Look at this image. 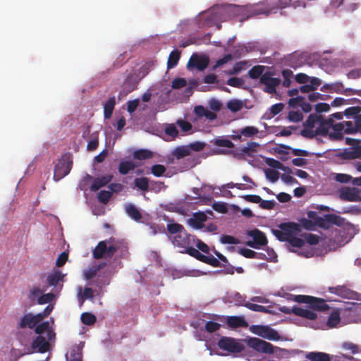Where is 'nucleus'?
Here are the masks:
<instances>
[{
	"label": "nucleus",
	"mask_w": 361,
	"mask_h": 361,
	"mask_svg": "<svg viewBox=\"0 0 361 361\" xmlns=\"http://www.w3.org/2000/svg\"><path fill=\"white\" fill-rule=\"evenodd\" d=\"M192 238H193V236L188 234L185 230L180 234L176 235L173 237V243L174 245L185 250L190 245Z\"/></svg>",
	"instance_id": "nucleus-17"
},
{
	"label": "nucleus",
	"mask_w": 361,
	"mask_h": 361,
	"mask_svg": "<svg viewBox=\"0 0 361 361\" xmlns=\"http://www.w3.org/2000/svg\"><path fill=\"white\" fill-rule=\"evenodd\" d=\"M148 73L147 68L142 66L138 70V73L129 74L122 85L124 94L132 92L137 89L139 82Z\"/></svg>",
	"instance_id": "nucleus-4"
},
{
	"label": "nucleus",
	"mask_w": 361,
	"mask_h": 361,
	"mask_svg": "<svg viewBox=\"0 0 361 361\" xmlns=\"http://www.w3.org/2000/svg\"><path fill=\"white\" fill-rule=\"evenodd\" d=\"M340 312L338 310H335L330 314L326 325L329 328H334L340 323Z\"/></svg>",
	"instance_id": "nucleus-36"
},
{
	"label": "nucleus",
	"mask_w": 361,
	"mask_h": 361,
	"mask_svg": "<svg viewBox=\"0 0 361 361\" xmlns=\"http://www.w3.org/2000/svg\"><path fill=\"white\" fill-rule=\"evenodd\" d=\"M247 345L259 353L265 354H273L274 353V347L271 343L258 338H249L247 340Z\"/></svg>",
	"instance_id": "nucleus-8"
},
{
	"label": "nucleus",
	"mask_w": 361,
	"mask_h": 361,
	"mask_svg": "<svg viewBox=\"0 0 361 361\" xmlns=\"http://www.w3.org/2000/svg\"><path fill=\"white\" fill-rule=\"evenodd\" d=\"M119 243L113 237L99 241L92 251L95 259L111 258L119 249Z\"/></svg>",
	"instance_id": "nucleus-2"
},
{
	"label": "nucleus",
	"mask_w": 361,
	"mask_h": 361,
	"mask_svg": "<svg viewBox=\"0 0 361 361\" xmlns=\"http://www.w3.org/2000/svg\"><path fill=\"white\" fill-rule=\"evenodd\" d=\"M322 90H326L329 92H336L338 94L361 96V90H354L352 88H344L341 82H336L331 84H324L322 87Z\"/></svg>",
	"instance_id": "nucleus-11"
},
{
	"label": "nucleus",
	"mask_w": 361,
	"mask_h": 361,
	"mask_svg": "<svg viewBox=\"0 0 361 361\" xmlns=\"http://www.w3.org/2000/svg\"><path fill=\"white\" fill-rule=\"evenodd\" d=\"M303 237L305 241L310 245H314L319 243V236L315 234L306 233L303 235Z\"/></svg>",
	"instance_id": "nucleus-61"
},
{
	"label": "nucleus",
	"mask_w": 361,
	"mask_h": 361,
	"mask_svg": "<svg viewBox=\"0 0 361 361\" xmlns=\"http://www.w3.org/2000/svg\"><path fill=\"white\" fill-rule=\"evenodd\" d=\"M190 153V148L188 146H181L174 150L173 155L176 159H180L188 156Z\"/></svg>",
	"instance_id": "nucleus-42"
},
{
	"label": "nucleus",
	"mask_w": 361,
	"mask_h": 361,
	"mask_svg": "<svg viewBox=\"0 0 361 361\" xmlns=\"http://www.w3.org/2000/svg\"><path fill=\"white\" fill-rule=\"evenodd\" d=\"M164 182H134V186L133 188H138L142 191H147L151 190L150 187L152 186L153 183H158L159 188L164 185Z\"/></svg>",
	"instance_id": "nucleus-39"
},
{
	"label": "nucleus",
	"mask_w": 361,
	"mask_h": 361,
	"mask_svg": "<svg viewBox=\"0 0 361 361\" xmlns=\"http://www.w3.org/2000/svg\"><path fill=\"white\" fill-rule=\"evenodd\" d=\"M217 345L221 350L233 353H240L244 348L243 345L236 339L226 336H223L219 340Z\"/></svg>",
	"instance_id": "nucleus-10"
},
{
	"label": "nucleus",
	"mask_w": 361,
	"mask_h": 361,
	"mask_svg": "<svg viewBox=\"0 0 361 361\" xmlns=\"http://www.w3.org/2000/svg\"><path fill=\"white\" fill-rule=\"evenodd\" d=\"M207 216L203 213L195 214L194 215L193 223L194 226L198 228L203 226V223L206 221Z\"/></svg>",
	"instance_id": "nucleus-47"
},
{
	"label": "nucleus",
	"mask_w": 361,
	"mask_h": 361,
	"mask_svg": "<svg viewBox=\"0 0 361 361\" xmlns=\"http://www.w3.org/2000/svg\"><path fill=\"white\" fill-rule=\"evenodd\" d=\"M152 173L156 177H160L164 176L166 177H170L172 174L170 170H166V167L161 164H154L149 169H147L146 173Z\"/></svg>",
	"instance_id": "nucleus-22"
},
{
	"label": "nucleus",
	"mask_w": 361,
	"mask_h": 361,
	"mask_svg": "<svg viewBox=\"0 0 361 361\" xmlns=\"http://www.w3.org/2000/svg\"><path fill=\"white\" fill-rule=\"evenodd\" d=\"M266 177L269 180H278L279 178V172L276 169H266L264 170Z\"/></svg>",
	"instance_id": "nucleus-56"
},
{
	"label": "nucleus",
	"mask_w": 361,
	"mask_h": 361,
	"mask_svg": "<svg viewBox=\"0 0 361 361\" xmlns=\"http://www.w3.org/2000/svg\"><path fill=\"white\" fill-rule=\"evenodd\" d=\"M180 57V51L178 50L172 51L169 56L167 61V68L171 69L174 68L178 63Z\"/></svg>",
	"instance_id": "nucleus-35"
},
{
	"label": "nucleus",
	"mask_w": 361,
	"mask_h": 361,
	"mask_svg": "<svg viewBox=\"0 0 361 361\" xmlns=\"http://www.w3.org/2000/svg\"><path fill=\"white\" fill-rule=\"evenodd\" d=\"M202 262L204 263H206L207 264H209L214 267H221L219 260L212 255L211 256L204 255V257H203Z\"/></svg>",
	"instance_id": "nucleus-55"
},
{
	"label": "nucleus",
	"mask_w": 361,
	"mask_h": 361,
	"mask_svg": "<svg viewBox=\"0 0 361 361\" xmlns=\"http://www.w3.org/2000/svg\"><path fill=\"white\" fill-rule=\"evenodd\" d=\"M221 325L213 321H208L205 324V330L209 333H214L218 331Z\"/></svg>",
	"instance_id": "nucleus-58"
},
{
	"label": "nucleus",
	"mask_w": 361,
	"mask_h": 361,
	"mask_svg": "<svg viewBox=\"0 0 361 361\" xmlns=\"http://www.w3.org/2000/svg\"><path fill=\"white\" fill-rule=\"evenodd\" d=\"M73 166V161L68 154H64L54 166V179L60 180L68 175Z\"/></svg>",
	"instance_id": "nucleus-6"
},
{
	"label": "nucleus",
	"mask_w": 361,
	"mask_h": 361,
	"mask_svg": "<svg viewBox=\"0 0 361 361\" xmlns=\"http://www.w3.org/2000/svg\"><path fill=\"white\" fill-rule=\"evenodd\" d=\"M288 119L291 122H299L303 118V115L300 111H290L288 114Z\"/></svg>",
	"instance_id": "nucleus-54"
},
{
	"label": "nucleus",
	"mask_w": 361,
	"mask_h": 361,
	"mask_svg": "<svg viewBox=\"0 0 361 361\" xmlns=\"http://www.w3.org/2000/svg\"><path fill=\"white\" fill-rule=\"evenodd\" d=\"M67 361H82V349L78 345H73L66 354Z\"/></svg>",
	"instance_id": "nucleus-23"
},
{
	"label": "nucleus",
	"mask_w": 361,
	"mask_h": 361,
	"mask_svg": "<svg viewBox=\"0 0 361 361\" xmlns=\"http://www.w3.org/2000/svg\"><path fill=\"white\" fill-rule=\"evenodd\" d=\"M244 306L247 307V309L255 311V312H264V313H269V314H275L274 312L270 310V307H264L260 305L254 304L251 302H246L244 304Z\"/></svg>",
	"instance_id": "nucleus-32"
},
{
	"label": "nucleus",
	"mask_w": 361,
	"mask_h": 361,
	"mask_svg": "<svg viewBox=\"0 0 361 361\" xmlns=\"http://www.w3.org/2000/svg\"><path fill=\"white\" fill-rule=\"evenodd\" d=\"M293 300L298 303L308 304L310 308L318 311H326L330 308L324 300L310 295H297L294 296Z\"/></svg>",
	"instance_id": "nucleus-5"
},
{
	"label": "nucleus",
	"mask_w": 361,
	"mask_h": 361,
	"mask_svg": "<svg viewBox=\"0 0 361 361\" xmlns=\"http://www.w3.org/2000/svg\"><path fill=\"white\" fill-rule=\"evenodd\" d=\"M186 85L187 81L185 78H177L172 81L171 87L173 89H180L181 87L186 86Z\"/></svg>",
	"instance_id": "nucleus-64"
},
{
	"label": "nucleus",
	"mask_w": 361,
	"mask_h": 361,
	"mask_svg": "<svg viewBox=\"0 0 361 361\" xmlns=\"http://www.w3.org/2000/svg\"><path fill=\"white\" fill-rule=\"evenodd\" d=\"M354 186H343L337 190L338 197L343 201L361 202V182H353Z\"/></svg>",
	"instance_id": "nucleus-3"
},
{
	"label": "nucleus",
	"mask_w": 361,
	"mask_h": 361,
	"mask_svg": "<svg viewBox=\"0 0 361 361\" xmlns=\"http://www.w3.org/2000/svg\"><path fill=\"white\" fill-rule=\"evenodd\" d=\"M348 290L346 288V287H345L343 286H338L336 287H329V291L331 293H334V294L338 295L339 296H345Z\"/></svg>",
	"instance_id": "nucleus-50"
},
{
	"label": "nucleus",
	"mask_w": 361,
	"mask_h": 361,
	"mask_svg": "<svg viewBox=\"0 0 361 361\" xmlns=\"http://www.w3.org/2000/svg\"><path fill=\"white\" fill-rule=\"evenodd\" d=\"M81 321L85 325H92L96 322L97 318L92 313L84 312L81 314Z\"/></svg>",
	"instance_id": "nucleus-46"
},
{
	"label": "nucleus",
	"mask_w": 361,
	"mask_h": 361,
	"mask_svg": "<svg viewBox=\"0 0 361 361\" xmlns=\"http://www.w3.org/2000/svg\"><path fill=\"white\" fill-rule=\"evenodd\" d=\"M317 225L321 228H329L331 225L341 226L343 219L336 214H326L324 217L314 218Z\"/></svg>",
	"instance_id": "nucleus-12"
},
{
	"label": "nucleus",
	"mask_w": 361,
	"mask_h": 361,
	"mask_svg": "<svg viewBox=\"0 0 361 361\" xmlns=\"http://www.w3.org/2000/svg\"><path fill=\"white\" fill-rule=\"evenodd\" d=\"M227 324L232 328L247 327L248 323L243 317L231 316L227 319Z\"/></svg>",
	"instance_id": "nucleus-26"
},
{
	"label": "nucleus",
	"mask_w": 361,
	"mask_h": 361,
	"mask_svg": "<svg viewBox=\"0 0 361 361\" xmlns=\"http://www.w3.org/2000/svg\"><path fill=\"white\" fill-rule=\"evenodd\" d=\"M31 347L35 351L40 353H44L49 350V343L44 336L38 335L32 341Z\"/></svg>",
	"instance_id": "nucleus-18"
},
{
	"label": "nucleus",
	"mask_w": 361,
	"mask_h": 361,
	"mask_svg": "<svg viewBox=\"0 0 361 361\" xmlns=\"http://www.w3.org/2000/svg\"><path fill=\"white\" fill-rule=\"evenodd\" d=\"M209 59L207 56H199L194 54L191 56L187 63V68L189 70H192L193 68H196L199 71L204 70L209 64Z\"/></svg>",
	"instance_id": "nucleus-15"
},
{
	"label": "nucleus",
	"mask_w": 361,
	"mask_h": 361,
	"mask_svg": "<svg viewBox=\"0 0 361 361\" xmlns=\"http://www.w3.org/2000/svg\"><path fill=\"white\" fill-rule=\"evenodd\" d=\"M281 75L283 78V85L286 87H288L290 85L291 81L290 78L293 75V71L290 69L283 70Z\"/></svg>",
	"instance_id": "nucleus-52"
},
{
	"label": "nucleus",
	"mask_w": 361,
	"mask_h": 361,
	"mask_svg": "<svg viewBox=\"0 0 361 361\" xmlns=\"http://www.w3.org/2000/svg\"><path fill=\"white\" fill-rule=\"evenodd\" d=\"M125 212L127 215L137 222H141L142 215L135 205L131 203L125 204Z\"/></svg>",
	"instance_id": "nucleus-20"
},
{
	"label": "nucleus",
	"mask_w": 361,
	"mask_h": 361,
	"mask_svg": "<svg viewBox=\"0 0 361 361\" xmlns=\"http://www.w3.org/2000/svg\"><path fill=\"white\" fill-rule=\"evenodd\" d=\"M259 145L257 142H251L247 143V146L243 147L240 151L243 154H247L250 157H253L254 153L256 152L257 147H258Z\"/></svg>",
	"instance_id": "nucleus-41"
},
{
	"label": "nucleus",
	"mask_w": 361,
	"mask_h": 361,
	"mask_svg": "<svg viewBox=\"0 0 361 361\" xmlns=\"http://www.w3.org/2000/svg\"><path fill=\"white\" fill-rule=\"evenodd\" d=\"M338 157L343 159H355L361 157V146L356 149L347 148L338 154Z\"/></svg>",
	"instance_id": "nucleus-21"
},
{
	"label": "nucleus",
	"mask_w": 361,
	"mask_h": 361,
	"mask_svg": "<svg viewBox=\"0 0 361 361\" xmlns=\"http://www.w3.org/2000/svg\"><path fill=\"white\" fill-rule=\"evenodd\" d=\"M332 130L329 133V137L333 140H341L343 138V126L339 123L332 125Z\"/></svg>",
	"instance_id": "nucleus-28"
},
{
	"label": "nucleus",
	"mask_w": 361,
	"mask_h": 361,
	"mask_svg": "<svg viewBox=\"0 0 361 361\" xmlns=\"http://www.w3.org/2000/svg\"><path fill=\"white\" fill-rule=\"evenodd\" d=\"M322 116L321 115H317V114H311L306 121L303 123L305 127L309 128H313L316 123H319L322 120Z\"/></svg>",
	"instance_id": "nucleus-38"
},
{
	"label": "nucleus",
	"mask_w": 361,
	"mask_h": 361,
	"mask_svg": "<svg viewBox=\"0 0 361 361\" xmlns=\"http://www.w3.org/2000/svg\"><path fill=\"white\" fill-rule=\"evenodd\" d=\"M288 243H289L290 245L295 247H301L305 245L304 240L298 237H295L294 235L288 239Z\"/></svg>",
	"instance_id": "nucleus-62"
},
{
	"label": "nucleus",
	"mask_w": 361,
	"mask_h": 361,
	"mask_svg": "<svg viewBox=\"0 0 361 361\" xmlns=\"http://www.w3.org/2000/svg\"><path fill=\"white\" fill-rule=\"evenodd\" d=\"M184 252L195 257V259L200 260V262H202V260L204 257V255L201 254L197 249L190 247V245L185 249Z\"/></svg>",
	"instance_id": "nucleus-48"
},
{
	"label": "nucleus",
	"mask_w": 361,
	"mask_h": 361,
	"mask_svg": "<svg viewBox=\"0 0 361 361\" xmlns=\"http://www.w3.org/2000/svg\"><path fill=\"white\" fill-rule=\"evenodd\" d=\"M361 112V107L360 106H351L345 110V115L347 116H353L354 118L360 115V113Z\"/></svg>",
	"instance_id": "nucleus-57"
},
{
	"label": "nucleus",
	"mask_w": 361,
	"mask_h": 361,
	"mask_svg": "<svg viewBox=\"0 0 361 361\" xmlns=\"http://www.w3.org/2000/svg\"><path fill=\"white\" fill-rule=\"evenodd\" d=\"M167 230L171 234L178 235L185 231V228L181 224L173 223L167 225Z\"/></svg>",
	"instance_id": "nucleus-45"
},
{
	"label": "nucleus",
	"mask_w": 361,
	"mask_h": 361,
	"mask_svg": "<svg viewBox=\"0 0 361 361\" xmlns=\"http://www.w3.org/2000/svg\"><path fill=\"white\" fill-rule=\"evenodd\" d=\"M112 196V191L101 190L97 194V200L99 202L106 204Z\"/></svg>",
	"instance_id": "nucleus-43"
},
{
	"label": "nucleus",
	"mask_w": 361,
	"mask_h": 361,
	"mask_svg": "<svg viewBox=\"0 0 361 361\" xmlns=\"http://www.w3.org/2000/svg\"><path fill=\"white\" fill-rule=\"evenodd\" d=\"M339 124L343 125L344 133H361V115L356 116L353 121H343L340 122Z\"/></svg>",
	"instance_id": "nucleus-16"
},
{
	"label": "nucleus",
	"mask_w": 361,
	"mask_h": 361,
	"mask_svg": "<svg viewBox=\"0 0 361 361\" xmlns=\"http://www.w3.org/2000/svg\"><path fill=\"white\" fill-rule=\"evenodd\" d=\"M279 227L286 233L288 239L301 231L300 226L293 222L281 223Z\"/></svg>",
	"instance_id": "nucleus-19"
},
{
	"label": "nucleus",
	"mask_w": 361,
	"mask_h": 361,
	"mask_svg": "<svg viewBox=\"0 0 361 361\" xmlns=\"http://www.w3.org/2000/svg\"><path fill=\"white\" fill-rule=\"evenodd\" d=\"M211 143L217 147L227 148H233L234 147V144L224 136L218 137L211 140Z\"/></svg>",
	"instance_id": "nucleus-33"
},
{
	"label": "nucleus",
	"mask_w": 361,
	"mask_h": 361,
	"mask_svg": "<svg viewBox=\"0 0 361 361\" xmlns=\"http://www.w3.org/2000/svg\"><path fill=\"white\" fill-rule=\"evenodd\" d=\"M293 314H295V315L300 316L301 317L310 320H314L317 317V314L314 312L311 311L310 310L303 309L298 307H293Z\"/></svg>",
	"instance_id": "nucleus-25"
},
{
	"label": "nucleus",
	"mask_w": 361,
	"mask_h": 361,
	"mask_svg": "<svg viewBox=\"0 0 361 361\" xmlns=\"http://www.w3.org/2000/svg\"><path fill=\"white\" fill-rule=\"evenodd\" d=\"M246 65V62L245 61H239L237 62L233 68L229 71L228 75H236L240 73L243 69H244L245 66Z\"/></svg>",
	"instance_id": "nucleus-63"
},
{
	"label": "nucleus",
	"mask_w": 361,
	"mask_h": 361,
	"mask_svg": "<svg viewBox=\"0 0 361 361\" xmlns=\"http://www.w3.org/2000/svg\"><path fill=\"white\" fill-rule=\"evenodd\" d=\"M249 330L254 334L271 341H279L280 335L274 329L264 325H251Z\"/></svg>",
	"instance_id": "nucleus-7"
},
{
	"label": "nucleus",
	"mask_w": 361,
	"mask_h": 361,
	"mask_svg": "<svg viewBox=\"0 0 361 361\" xmlns=\"http://www.w3.org/2000/svg\"><path fill=\"white\" fill-rule=\"evenodd\" d=\"M42 322L40 314L27 312L17 319L16 328V337L23 345L27 344L32 336L31 331H26L27 329H34L35 326Z\"/></svg>",
	"instance_id": "nucleus-1"
},
{
	"label": "nucleus",
	"mask_w": 361,
	"mask_h": 361,
	"mask_svg": "<svg viewBox=\"0 0 361 361\" xmlns=\"http://www.w3.org/2000/svg\"><path fill=\"white\" fill-rule=\"evenodd\" d=\"M228 109L235 113L239 111L243 108V102L240 100L232 99L227 103Z\"/></svg>",
	"instance_id": "nucleus-44"
},
{
	"label": "nucleus",
	"mask_w": 361,
	"mask_h": 361,
	"mask_svg": "<svg viewBox=\"0 0 361 361\" xmlns=\"http://www.w3.org/2000/svg\"><path fill=\"white\" fill-rule=\"evenodd\" d=\"M55 295L52 293H48L46 294L41 295L37 299V303L39 305H44L51 302L54 298Z\"/></svg>",
	"instance_id": "nucleus-53"
},
{
	"label": "nucleus",
	"mask_w": 361,
	"mask_h": 361,
	"mask_svg": "<svg viewBox=\"0 0 361 361\" xmlns=\"http://www.w3.org/2000/svg\"><path fill=\"white\" fill-rule=\"evenodd\" d=\"M240 134L245 137H252L258 133V128L254 126H246L240 130Z\"/></svg>",
	"instance_id": "nucleus-51"
},
{
	"label": "nucleus",
	"mask_w": 361,
	"mask_h": 361,
	"mask_svg": "<svg viewBox=\"0 0 361 361\" xmlns=\"http://www.w3.org/2000/svg\"><path fill=\"white\" fill-rule=\"evenodd\" d=\"M260 82L265 87L264 91L269 94H274L276 92V87L281 83V79L278 78H272L271 73H265L260 78Z\"/></svg>",
	"instance_id": "nucleus-13"
},
{
	"label": "nucleus",
	"mask_w": 361,
	"mask_h": 361,
	"mask_svg": "<svg viewBox=\"0 0 361 361\" xmlns=\"http://www.w3.org/2000/svg\"><path fill=\"white\" fill-rule=\"evenodd\" d=\"M176 124L180 127L182 131L188 132L191 130L192 126L191 123L183 119H178L176 121Z\"/></svg>",
	"instance_id": "nucleus-59"
},
{
	"label": "nucleus",
	"mask_w": 361,
	"mask_h": 361,
	"mask_svg": "<svg viewBox=\"0 0 361 361\" xmlns=\"http://www.w3.org/2000/svg\"><path fill=\"white\" fill-rule=\"evenodd\" d=\"M116 105L115 97H111L104 104V116L105 118H109L113 113Z\"/></svg>",
	"instance_id": "nucleus-31"
},
{
	"label": "nucleus",
	"mask_w": 361,
	"mask_h": 361,
	"mask_svg": "<svg viewBox=\"0 0 361 361\" xmlns=\"http://www.w3.org/2000/svg\"><path fill=\"white\" fill-rule=\"evenodd\" d=\"M264 71V66H255L248 71L249 77L252 79H257L259 78H261V76L264 74L263 73Z\"/></svg>",
	"instance_id": "nucleus-40"
},
{
	"label": "nucleus",
	"mask_w": 361,
	"mask_h": 361,
	"mask_svg": "<svg viewBox=\"0 0 361 361\" xmlns=\"http://www.w3.org/2000/svg\"><path fill=\"white\" fill-rule=\"evenodd\" d=\"M341 348L343 350L349 352L353 355L361 353V347L353 342H343L341 345Z\"/></svg>",
	"instance_id": "nucleus-34"
},
{
	"label": "nucleus",
	"mask_w": 361,
	"mask_h": 361,
	"mask_svg": "<svg viewBox=\"0 0 361 361\" xmlns=\"http://www.w3.org/2000/svg\"><path fill=\"white\" fill-rule=\"evenodd\" d=\"M334 121L332 119L322 120L319 121V126L316 129L317 135L322 136L329 135V129L332 127Z\"/></svg>",
	"instance_id": "nucleus-24"
},
{
	"label": "nucleus",
	"mask_w": 361,
	"mask_h": 361,
	"mask_svg": "<svg viewBox=\"0 0 361 361\" xmlns=\"http://www.w3.org/2000/svg\"><path fill=\"white\" fill-rule=\"evenodd\" d=\"M246 234L247 237L252 238V240L246 242V245L250 247L259 249L268 243L264 233L257 228L248 231Z\"/></svg>",
	"instance_id": "nucleus-9"
},
{
	"label": "nucleus",
	"mask_w": 361,
	"mask_h": 361,
	"mask_svg": "<svg viewBox=\"0 0 361 361\" xmlns=\"http://www.w3.org/2000/svg\"><path fill=\"white\" fill-rule=\"evenodd\" d=\"M164 132L166 135L175 138L178 135V131L173 124H169L166 126Z\"/></svg>",
	"instance_id": "nucleus-60"
},
{
	"label": "nucleus",
	"mask_w": 361,
	"mask_h": 361,
	"mask_svg": "<svg viewBox=\"0 0 361 361\" xmlns=\"http://www.w3.org/2000/svg\"><path fill=\"white\" fill-rule=\"evenodd\" d=\"M65 276L59 270H55L49 274L46 279L47 287H53L56 290L59 289L61 290L63 287L62 283L64 281Z\"/></svg>",
	"instance_id": "nucleus-14"
},
{
	"label": "nucleus",
	"mask_w": 361,
	"mask_h": 361,
	"mask_svg": "<svg viewBox=\"0 0 361 361\" xmlns=\"http://www.w3.org/2000/svg\"><path fill=\"white\" fill-rule=\"evenodd\" d=\"M136 165L132 161H121L118 165V172L122 175L128 174L135 170Z\"/></svg>",
	"instance_id": "nucleus-30"
},
{
	"label": "nucleus",
	"mask_w": 361,
	"mask_h": 361,
	"mask_svg": "<svg viewBox=\"0 0 361 361\" xmlns=\"http://www.w3.org/2000/svg\"><path fill=\"white\" fill-rule=\"evenodd\" d=\"M49 329V322L42 321L35 326L34 331H35V334H37L38 335H41L44 332L47 331Z\"/></svg>",
	"instance_id": "nucleus-49"
},
{
	"label": "nucleus",
	"mask_w": 361,
	"mask_h": 361,
	"mask_svg": "<svg viewBox=\"0 0 361 361\" xmlns=\"http://www.w3.org/2000/svg\"><path fill=\"white\" fill-rule=\"evenodd\" d=\"M106 265V262H101L99 264L94 265L84 271V278L86 280L92 279L98 273L99 270L103 269Z\"/></svg>",
	"instance_id": "nucleus-29"
},
{
	"label": "nucleus",
	"mask_w": 361,
	"mask_h": 361,
	"mask_svg": "<svg viewBox=\"0 0 361 361\" xmlns=\"http://www.w3.org/2000/svg\"><path fill=\"white\" fill-rule=\"evenodd\" d=\"M153 154L151 151L146 149H141L135 151L133 158L137 160H145L152 158Z\"/></svg>",
	"instance_id": "nucleus-37"
},
{
	"label": "nucleus",
	"mask_w": 361,
	"mask_h": 361,
	"mask_svg": "<svg viewBox=\"0 0 361 361\" xmlns=\"http://www.w3.org/2000/svg\"><path fill=\"white\" fill-rule=\"evenodd\" d=\"M305 358L310 361H331L330 355L323 352H309Z\"/></svg>",
	"instance_id": "nucleus-27"
}]
</instances>
